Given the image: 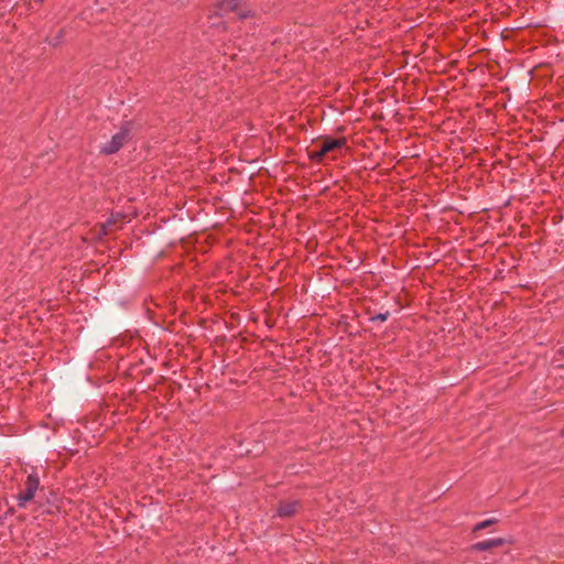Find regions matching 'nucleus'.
<instances>
[{
    "instance_id": "f257e3e1",
    "label": "nucleus",
    "mask_w": 564,
    "mask_h": 564,
    "mask_svg": "<svg viewBox=\"0 0 564 564\" xmlns=\"http://www.w3.org/2000/svg\"><path fill=\"white\" fill-rule=\"evenodd\" d=\"M40 488V477L36 471L28 475L24 481V488L18 494L17 500L20 508H24L28 502L33 500L35 492Z\"/></svg>"
},
{
    "instance_id": "f03ea898",
    "label": "nucleus",
    "mask_w": 564,
    "mask_h": 564,
    "mask_svg": "<svg viewBox=\"0 0 564 564\" xmlns=\"http://www.w3.org/2000/svg\"><path fill=\"white\" fill-rule=\"evenodd\" d=\"M131 139V130L127 124L116 133L111 140L105 143L101 148V152L105 154H112L119 151L129 140Z\"/></svg>"
},
{
    "instance_id": "7ed1b4c3",
    "label": "nucleus",
    "mask_w": 564,
    "mask_h": 564,
    "mask_svg": "<svg viewBox=\"0 0 564 564\" xmlns=\"http://www.w3.org/2000/svg\"><path fill=\"white\" fill-rule=\"evenodd\" d=\"M343 144V140H335L329 138L323 139L321 142L316 143L315 149L310 150V158L314 161H321L324 155L335 149L340 148Z\"/></svg>"
},
{
    "instance_id": "20e7f679",
    "label": "nucleus",
    "mask_w": 564,
    "mask_h": 564,
    "mask_svg": "<svg viewBox=\"0 0 564 564\" xmlns=\"http://www.w3.org/2000/svg\"><path fill=\"white\" fill-rule=\"evenodd\" d=\"M302 509V503L299 500L281 501L276 509V514L280 518H291Z\"/></svg>"
},
{
    "instance_id": "39448f33",
    "label": "nucleus",
    "mask_w": 564,
    "mask_h": 564,
    "mask_svg": "<svg viewBox=\"0 0 564 564\" xmlns=\"http://www.w3.org/2000/svg\"><path fill=\"white\" fill-rule=\"evenodd\" d=\"M507 543V541L502 538L489 539L485 541L477 542L470 546V550L474 552H485L489 551L494 547L502 546Z\"/></svg>"
},
{
    "instance_id": "423d86ee",
    "label": "nucleus",
    "mask_w": 564,
    "mask_h": 564,
    "mask_svg": "<svg viewBox=\"0 0 564 564\" xmlns=\"http://www.w3.org/2000/svg\"><path fill=\"white\" fill-rule=\"evenodd\" d=\"M240 2H241V0H225L220 4V11L224 12V13H226V12H237L239 18L246 19V18L249 17L250 11L249 10L240 9Z\"/></svg>"
},
{
    "instance_id": "0eeeda50",
    "label": "nucleus",
    "mask_w": 564,
    "mask_h": 564,
    "mask_svg": "<svg viewBox=\"0 0 564 564\" xmlns=\"http://www.w3.org/2000/svg\"><path fill=\"white\" fill-rule=\"evenodd\" d=\"M496 521L494 519H488V520H485L478 524H476L474 527V531H479V530H482L485 528H488L489 525H491L492 523H495Z\"/></svg>"
},
{
    "instance_id": "6e6552de",
    "label": "nucleus",
    "mask_w": 564,
    "mask_h": 564,
    "mask_svg": "<svg viewBox=\"0 0 564 564\" xmlns=\"http://www.w3.org/2000/svg\"><path fill=\"white\" fill-rule=\"evenodd\" d=\"M387 318H388V313L387 314H379L373 319H379V321L383 322Z\"/></svg>"
},
{
    "instance_id": "1a4fd4ad",
    "label": "nucleus",
    "mask_w": 564,
    "mask_h": 564,
    "mask_svg": "<svg viewBox=\"0 0 564 564\" xmlns=\"http://www.w3.org/2000/svg\"><path fill=\"white\" fill-rule=\"evenodd\" d=\"M562 434L564 435V430L562 431Z\"/></svg>"
}]
</instances>
